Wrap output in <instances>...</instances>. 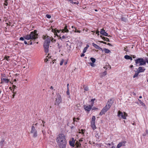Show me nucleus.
Wrapping results in <instances>:
<instances>
[{
  "mask_svg": "<svg viewBox=\"0 0 148 148\" xmlns=\"http://www.w3.org/2000/svg\"><path fill=\"white\" fill-rule=\"evenodd\" d=\"M56 141L60 148H65L66 144V136L62 133L59 134L56 138Z\"/></svg>",
  "mask_w": 148,
  "mask_h": 148,
  "instance_id": "obj_1",
  "label": "nucleus"
},
{
  "mask_svg": "<svg viewBox=\"0 0 148 148\" xmlns=\"http://www.w3.org/2000/svg\"><path fill=\"white\" fill-rule=\"evenodd\" d=\"M37 31L35 30L31 32L29 34H27L24 36L25 39L26 40H31L28 42V45L33 44L36 40L38 38V34H37Z\"/></svg>",
  "mask_w": 148,
  "mask_h": 148,
  "instance_id": "obj_2",
  "label": "nucleus"
},
{
  "mask_svg": "<svg viewBox=\"0 0 148 148\" xmlns=\"http://www.w3.org/2000/svg\"><path fill=\"white\" fill-rule=\"evenodd\" d=\"M51 39H48L46 40L43 45L45 51L46 53H47L49 51V44L51 42Z\"/></svg>",
  "mask_w": 148,
  "mask_h": 148,
  "instance_id": "obj_3",
  "label": "nucleus"
},
{
  "mask_svg": "<svg viewBox=\"0 0 148 148\" xmlns=\"http://www.w3.org/2000/svg\"><path fill=\"white\" fill-rule=\"evenodd\" d=\"M117 116L119 118L125 119H126V117L127 116V114L125 112H123L119 110L118 112Z\"/></svg>",
  "mask_w": 148,
  "mask_h": 148,
  "instance_id": "obj_4",
  "label": "nucleus"
},
{
  "mask_svg": "<svg viewBox=\"0 0 148 148\" xmlns=\"http://www.w3.org/2000/svg\"><path fill=\"white\" fill-rule=\"evenodd\" d=\"M33 135V136L35 138L37 136V132L36 129H35V127L34 126V125H33L32 127L31 130L30 132Z\"/></svg>",
  "mask_w": 148,
  "mask_h": 148,
  "instance_id": "obj_5",
  "label": "nucleus"
},
{
  "mask_svg": "<svg viewBox=\"0 0 148 148\" xmlns=\"http://www.w3.org/2000/svg\"><path fill=\"white\" fill-rule=\"evenodd\" d=\"M55 103V105H59L62 101V98L59 94H57Z\"/></svg>",
  "mask_w": 148,
  "mask_h": 148,
  "instance_id": "obj_6",
  "label": "nucleus"
},
{
  "mask_svg": "<svg viewBox=\"0 0 148 148\" xmlns=\"http://www.w3.org/2000/svg\"><path fill=\"white\" fill-rule=\"evenodd\" d=\"M135 63L138 64L140 63L139 66H141L145 64L146 62L142 58H139L138 59L135 60Z\"/></svg>",
  "mask_w": 148,
  "mask_h": 148,
  "instance_id": "obj_7",
  "label": "nucleus"
},
{
  "mask_svg": "<svg viewBox=\"0 0 148 148\" xmlns=\"http://www.w3.org/2000/svg\"><path fill=\"white\" fill-rule=\"evenodd\" d=\"M95 117L93 116H92V120L91 121V126L93 130L96 129V126L95 124Z\"/></svg>",
  "mask_w": 148,
  "mask_h": 148,
  "instance_id": "obj_8",
  "label": "nucleus"
},
{
  "mask_svg": "<svg viewBox=\"0 0 148 148\" xmlns=\"http://www.w3.org/2000/svg\"><path fill=\"white\" fill-rule=\"evenodd\" d=\"M127 142L125 141H123L120 142L117 145V147L118 148H120L122 146H124L125 145V144Z\"/></svg>",
  "mask_w": 148,
  "mask_h": 148,
  "instance_id": "obj_9",
  "label": "nucleus"
},
{
  "mask_svg": "<svg viewBox=\"0 0 148 148\" xmlns=\"http://www.w3.org/2000/svg\"><path fill=\"white\" fill-rule=\"evenodd\" d=\"M108 110L107 109V108L104 107L100 112L99 115H102L103 114H104Z\"/></svg>",
  "mask_w": 148,
  "mask_h": 148,
  "instance_id": "obj_10",
  "label": "nucleus"
},
{
  "mask_svg": "<svg viewBox=\"0 0 148 148\" xmlns=\"http://www.w3.org/2000/svg\"><path fill=\"white\" fill-rule=\"evenodd\" d=\"M145 69H144L143 67H140L138 68V70L137 71L139 73L141 72H143L145 70Z\"/></svg>",
  "mask_w": 148,
  "mask_h": 148,
  "instance_id": "obj_11",
  "label": "nucleus"
},
{
  "mask_svg": "<svg viewBox=\"0 0 148 148\" xmlns=\"http://www.w3.org/2000/svg\"><path fill=\"white\" fill-rule=\"evenodd\" d=\"M100 33L101 34L103 35L104 36H108V34L105 32L103 29H101Z\"/></svg>",
  "mask_w": 148,
  "mask_h": 148,
  "instance_id": "obj_12",
  "label": "nucleus"
},
{
  "mask_svg": "<svg viewBox=\"0 0 148 148\" xmlns=\"http://www.w3.org/2000/svg\"><path fill=\"white\" fill-rule=\"evenodd\" d=\"M9 82V80L6 78H1V84H3L4 82L8 83Z\"/></svg>",
  "mask_w": 148,
  "mask_h": 148,
  "instance_id": "obj_13",
  "label": "nucleus"
},
{
  "mask_svg": "<svg viewBox=\"0 0 148 148\" xmlns=\"http://www.w3.org/2000/svg\"><path fill=\"white\" fill-rule=\"evenodd\" d=\"M75 143V141L73 138H72V140L71 141L70 140L69 141V144L72 147H74V144Z\"/></svg>",
  "mask_w": 148,
  "mask_h": 148,
  "instance_id": "obj_14",
  "label": "nucleus"
},
{
  "mask_svg": "<svg viewBox=\"0 0 148 148\" xmlns=\"http://www.w3.org/2000/svg\"><path fill=\"white\" fill-rule=\"evenodd\" d=\"M107 71H104L100 73V76L102 78L106 75H107Z\"/></svg>",
  "mask_w": 148,
  "mask_h": 148,
  "instance_id": "obj_15",
  "label": "nucleus"
},
{
  "mask_svg": "<svg viewBox=\"0 0 148 148\" xmlns=\"http://www.w3.org/2000/svg\"><path fill=\"white\" fill-rule=\"evenodd\" d=\"M84 108L86 111H90L91 108V106L90 105H89V106H84Z\"/></svg>",
  "mask_w": 148,
  "mask_h": 148,
  "instance_id": "obj_16",
  "label": "nucleus"
},
{
  "mask_svg": "<svg viewBox=\"0 0 148 148\" xmlns=\"http://www.w3.org/2000/svg\"><path fill=\"white\" fill-rule=\"evenodd\" d=\"M62 32L63 33L64 32H69V30L67 29V27L66 25L64 29H62Z\"/></svg>",
  "mask_w": 148,
  "mask_h": 148,
  "instance_id": "obj_17",
  "label": "nucleus"
},
{
  "mask_svg": "<svg viewBox=\"0 0 148 148\" xmlns=\"http://www.w3.org/2000/svg\"><path fill=\"white\" fill-rule=\"evenodd\" d=\"M111 105L112 104H110V103H109L108 102H107L106 106L105 107L108 110L110 108Z\"/></svg>",
  "mask_w": 148,
  "mask_h": 148,
  "instance_id": "obj_18",
  "label": "nucleus"
},
{
  "mask_svg": "<svg viewBox=\"0 0 148 148\" xmlns=\"http://www.w3.org/2000/svg\"><path fill=\"white\" fill-rule=\"evenodd\" d=\"M66 46L67 47V51L69 52H70L71 49V45H69L68 44H66Z\"/></svg>",
  "mask_w": 148,
  "mask_h": 148,
  "instance_id": "obj_19",
  "label": "nucleus"
},
{
  "mask_svg": "<svg viewBox=\"0 0 148 148\" xmlns=\"http://www.w3.org/2000/svg\"><path fill=\"white\" fill-rule=\"evenodd\" d=\"M100 37L102 38L103 40L104 41H107L108 42L110 41V40L108 38L104 37H103L102 36H101Z\"/></svg>",
  "mask_w": 148,
  "mask_h": 148,
  "instance_id": "obj_20",
  "label": "nucleus"
},
{
  "mask_svg": "<svg viewBox=\"0 0 148 148\" xmlns=\"http://www.w3.org/2000/svg\"><path fill=\"white\" fill-rule=\"evenodd\" d=\"M114 98H111L109 100L108 102L109 103H110V104L112 105V104L113 103L114 101Z\"/></svg>",
  "mask_w": 148,
  "mask_h": 148,
  "instance_id": "obj_21",
  "label": "nucleus"
},
{
  "mask_svg": "<svg viewBox=\"0 0 148 148\" xmlns=\"http://www.w3.org/2000/svg\"><path fill=\"white\" fill-rule=\"evenodd\" d=\"M92 45L95 48L97 49H99L101 48L98 45L94 43H92Z\"/></svg>",
  "mask_w": 148,
  "mask_h": 148,
  "instance_id": "obj_22",
  "label": "nucleus"
},
{
  "mask_svg": "<svg viewBox=\"0 0 148 148\" xmlns=\"http://www.w3.org/2000/svg\"><path fill=\"white\" fill-rule=\"evenodd\" d=\"M103 50L104 51L105 53H108L110 52V51L109 50L106 48L104 49Z\"/></svg>",
  "mask_w": 148,
  "mask_h": 148,
  "instance_id": "obj_23",
  "label": "nucleus"
},
{
  "mask_svg": "<svg viewBox=\"0 0 148 148\" xmlns=\"http://www.w3.org/2000/svg\"><path fill=\"white\" fill-rule=\"evenodd\" d=\"M40 125H41V126H42V132L43 134L44 133V128H45V125L42 124H41Z\"/></svg>",
  "mask_w": 148,
  "mask_h": 148,
  "instance_id": "obj_24",
  "label": "nucleus"
},
{
  "mask_svg": "<svg viewBox=\"0 0 148 148\" xmlns=\"http://www.w3.org/2000/svg\"><path fill=\"white\" fill-rule=\"evenodd\" d=\"M90 59L92 61V63H94L95 62L96 60L95 58H91Z\"/></svg>",
  "mask_w": 148,
  "mask_h": 148,
  "instance_id": "obj_25",
  "label": "nucleus"
},
{
  "mask_svg": "<svg viewBox=\"0 0 148 148\" xmlns=\"http://www.w3.org/2000/svg\"><path fill=\"white\" fill-rule=\"evenodd\" d=\"M130 56L128 55H126L124 56V58L126 59L129 60L130 59Z\"/></svg>",
  "mask_w": 148,
  "mask_h": 148,
  "instance_id": "obj_26",
  "label": "nucleus"
},
{
  "mask_svg": "<svg viewBox=\"0 0 148 148\" xmlns=\"http://www.w3.org/2000/svg\"><path fill=\"white\" fill-rule=\"evenodd\" d=\"M13 95H12V98H14V97L15 95L16 94V91H14V90H13Z\"/></svg>",
  "mask_w": 148,
  "mask_h": 148,
  "instance_id": "obj_27",
  "label": "nucleus"
},
{
  "mask_svg": "<svg viewBox=\"0 0 148 148\" xmlns=\"http://www.w3.org/2000/svg\"><path fill=\"white\" fill-rule=\"evenodd\" d=\"M138 101L140 102V103L143 106H145V104L144 103L142 102L140 100L138 99Z\"/></svg>",
  "mask_w": 148,
  "mask_h": 148,
  "instance_id": "obj_28",
  "label": "nucleus"
},
{
  "mask_svg": "<svg viewBox=\"0 0 148 148\" xmlns=\"http://www.w3.org/2000/svg\"><path fill=\"white\" fill-rule=\"evenodd\" d=\"M139 73L137 71V72L135 73L134 75L133 76V78H134L136 77H137L138 75L139 74Z\"/></svg>",
  "mask_w": 148,
  "mask_h": 148,
  "instance_id": "obj_29",
  "label": "nucleus"
},
{
  "mask_svg": "<svg viewBox=\"0 0 148 148\" xmlns=\"http://www.w3.org/2000/svg\"><path fill=\"white\" fill-rule=\"evenodd\" d=\"M121 19L122 21L124 22H126L127 20L126 18L123 16L122 17Z\"/></svg>",
  "mask_w": 148,
  "mask_h": 148,
  "instance_id": "obj_30",
  "label": "nucleus"
},
{
  "mask_svg": "<svg viewBox=\"0 0 148 148\" xmlns=\"http://www.w3.org/2000/svg\"><path fill=\"white\" fill-rule=\"evenodd\" d=\"M9 58V56H5V57L4 58V59H5L8 61L9 60H10L9 59H8Z\"/></svg>",
  "mask_w": 148,
  "mask_h": 148,
  "instance_id": "obj_31",
  "label": "nucleus"
},
{
  "mask_svg": "<svg viewBox=\"0 0 148 148\" xmlns=\"http://www.w3.org/2000/svg\"><path fill=\"white\" fill-rule=\"evenodd\" d=\"M57 31V32L58 33H59L60 32V31L58 30H53V29H52V32H54V34H55L56 33V31Z\"/></svg>",
  "mask_w": 148,
  "mask_h": 148,
  "instance_id": "obj_32",
  "label": "nucleus"
},
{
  "mask_svg": "<svg viewBox=\"0 0 148 148\" xmlns=\"http://www.w3.org/2000/svg\"><path fill=\"white\" fill-rule=\"evenodd\" d=\"M87 48H88V47H85L84 48V49H83V52L84 53L86 52Z\"/></svg>",
  "mask_w": 148,
  "mask_h": 148,
  "instance_id": "obj_33",
  "label": "nucleus"
},
{
  "mask_svg": "<svg viewBox=\"0 0 148 148\" xmlns=\"http://www.w3.org/2000/svg\"><path fill=\"white\" fill-rule=\"evenodd\" d=\"M49 56V54L48 55V56H47V58L45 59V62H47V61H49L48 60L49 58V57L48 56Z\"/></svg>",
  "mask_w": 148,
  "mask_h": 148,
  "instance_id": "obj_34",
  "label": "nucleus"
},
{
  "mask_svg": "<svg viewBox=\"0 0 148 148\" xmlns=\"http://www.w3.org/2000/svg\"><path fill=\"white\" fill-rule=\"evenodd\" d=\"M76 145L77 147H80L81 145V144L80 143H78L77 142V143H76Z\"/></svg>",
  "mask_w": 148,
  "mask_h": 148,
  "instance_id": "obj_35",
  "label": "nucleus"
},
{
  "mask_svg": "<svg viewBox=\"0 0 148 148\" xmlns=\"http://www.w3.org/2000/svg\"><path fill=\"white\" fill-rule=\"evenodd\" d=\"M64 59H62L61 60V61L60 62V66H61V65H62L63 64V62H64Z\"/></svg>",
  "mask_w": 148,
  "mask_h": 148,
  "instance_id": "obj_36",
  "label": "nucleus"
},
{
  "mask_svg": "<svg viewBox=\"0 0 148 148\" xmlns=\"http://www.w3.org/2000/svg\"><path fill=\"white\" fill-rule=\"evenodd\" d=\"M74 28H75V32H78V33H79L81 32V31L77 30L76 29V28L74 27Z\"/></svg>",
  "mask_w": 148,
  "mask_h": 148,
  "instance_id": "obj_37",
  "label": "nucleus"
},
{
  "mask_svg": "<svg viewBox=\"0 0 148 148\" xmlns=\"http://www.w3.org/2000/svg\"><path fill=\"white\" fill-rule=\"evenodd\" d=\"M68 38L67 36H63L62 37V39L66 38Z\"/></svg>",
  "mask_w": 148,
  "mask_h": 148,
  "instance_id": "obj_38",
  "label": "nucleus"
},
{
  "mask_svg": "<svg viewBox=\"0 0 148 148\" xmlns=\"http://www.w3.org/2000/svg\"><path fill=\"white\" fill-rule=\"evenodd\" d=\"M71 2V3L73 4H78V2H73V1H72Z\"/></svg>",
  "mask_w": 148,
  "mask_h": 148,
  "instance_id": "obj_39",
  "label": "nucleus"
},
{
  "mask_svg": "<svg viewBox=\"0 0 148 148\" xmlns=\"http://www.w3.org/2000/svg\"><path fill=\"white\" fill-rule=\"evenodd\" d=\"M46 16L47 18H51V15L49 14H47L46 15Z\"/></svg>",
  "mask_w": 148,
  "mask_h": 148,
  "instance_id": "obj_40",
  "label": "nucleus"
},
{
  "mask_svg": "<svg viewBox=\"0 0 148 148\" xmlns=\"http://www.w3.org/2000/svg\"><path fill=\"white\" fill-rule=\"evenodd\" d=\"M7 0H5V3H4V5L7 6L8 5Z\"/></svg>",
  "mask_w": 148,
  "mask_h": 148,
  "instance_id": "obj_41",
  "label": "nucleus"
},
{
  "mask_svg": "<svg viewBox=\"0 0 148 148\" xmlns=\"http://www.w3.org/2000/svg\"><path fill=\"white\" fill-rule=\"evenodd\" d=\"M88 90V87L86 86L84 88V90L85 91H87Z\"/></svg>",
  "mask_w": 148,
  "mask_h": 148,
  "instance_id": "obj_42",
  "label": "nucleus"
},
{
  "mask_svg": "<svg viewBox=\"0 0 148 148\" xmlns=\"http://www.w3.org/2000/svg\"><path fill=\"white\" fill-rule=\"evenodd\" d=\"M95 100V99H92L91 100V101L92 102V106H93V104L94 103V101Z\"/></svg>",
  "mask_w": 148,
  "mask_h": 148,
  "instance_id": "obj_43",
  "label": "nucleus"
},
{
  "mask_svg": "<svg viewBox=\"0 0 148 148\" xmlns=\"http://www.w3.org/2000/svg\"><path fill=\"white\" fill-rule=\"evenodd\" d=\"M66 93L67 95H69V88H67V90L66 91Z\"/></svg>",
  "mask_w": 148,
  "mask_h": 148,
  "instance_id": "obj_44",
  "label": "nucleus"
},
{
  "mask_svg": "<svg viewBox=\"0 0 148 148\" xmlns=\"http://www.w3.org/2000/svg\"><path fill=\"white\" fill-rule=\"evenodd\" d=\"M127 49V47H125L124 48V50L126 51H128Z\"/></svg>",
  "mask_w": 148,
  "mask_h": 148,
  "instance_id": "obj_45",
  "label": "nucleus"
},
{
  "mask_svg": "<svg viewBox=\"0 0 148 148\" xmlns=\"http://www.w3.org/2000/svg\"><path fill=\"white\" fill-rule=\"evenodd\" d=\"M24 38H24V37H21L20 38V40H24Z\"/></svg>",
  "mask_w": 148,
  "mask_h": 148,
  "instance_id": "obj_46",
  "label": "nucleus"
},
{
  "mask_svg": "<svg viewBox=\"0 0 148 148\" xmlns=\"http://www.w3.org/2000/svg\"><path fill=\"white\" fill-rule=\"evenodd\" d=\"M16 86L14 85H13V90H14L16 88Z\"/></svg>",
  "mask_w": 148,
  "mask_h": 148,
  "instance_id": "obj_47",
  "label": "nucleus"
},
{
  "mask_svg": "<svg viewBox=\"0 0 148 148\" xmlns=\"http://www.w3.org/2000/svg\"><path fill=\"white\" fill-rule=\"evenodd\" d=\"M146 63L147 62V64H148V58H146L145 59V61Z\"/></svg>",
  "mask_w": 148,
  "mask_h": 148,
  "instance_id": "obj_48",
  "label": "nucleus"
},
{
  "mask_svg": "<svg viewBox=\"0 0 148 148\" xmlns=\"http://www.w3.org/2000/svg\"><path fill=\"white\" fill-rule=\"evenodd\" d=\"M90 65L92 66H94V64H93V63H90Z\"/></svg>",
  "mask_w": 148,
  "mask_h": 148,
  "instance_id": "obj_49",
  "label": "nucleus"
},
{
  "mask_svg": "<svg viewBox=\"0 0 148 148\" xmlns=\"http://www.w3.org/2000/svg\"><path fill=\"white\" fill-rule=\"evenodd\" d=\"M85 56V54L83 53L82 54V55H81V57H84Z\"/></svg>",
  "mask_w": 148,
  "mask_h": 148,
  "instance_id": "obj_50",
  "label": "nucleus"
},
{
  "mask_svg": "<svg viewBox=\"0 0 148 148\" xmlns=\"http://www.w3.org/2000/svg\"><path fill=\"white\" fill-rule=\"evenodd\" d=\"M99 32L98 31H97L96 32V34L98 35H99Z\"/></svg>",
  "mask_w": 148,
  "mask_h": 148,
  "instance_id": "obj_51",
  "label": "nucleus"
},
{
  "mask_svg": "<svg viewBox=\"0 0 148 148\" xmlns=\"http://www.w3.org/2000/svg\"><path fill=\"white\" fill-rule=\"evenodd\" d=\"M79 133H82V134L84 133V130H82H82H81V132H80Z\"/></svg>",
  "mask_w": 148,
  "mask_h": 148,
  "instance_id": "obj_52",
  "label": "nucleus"
},
{
  "mask_svg": "<svg viewBox=\"0 0 148 148\" xmlns=\"http://www.w3.org/2000/svg\"><path fill=\"white\" fill-rule=\"evenodd\" d=\"M107 44L110 46H112V45H111L110 43H108V44Z\"/></svg>",
  "mask_w": 148,
  "mask_h": 148,
  "instance_id": "obj_53",
  "label": "nucleus"
},
{
  "mask_svg": "<svg viewBox=\"0 0 148 148\" xmlns=\"http://www.w3.org/2000/svg\"><path fill=\"white\" fill-rule=\"evenodd\" d=\"M50 89H53V87L52 86H51L50 87Z\"/></svg>",
  "mask_w": 148,
  "mask_h": 148,
  "instance_id": "obj_54",
  "label": "nucleus"
},
{
  "mask_svg": "<svg viewBox=\"0 0 148 148\" xmlns=\"http://www.w3.org/2000/svg\"><path fill=\"white\" fill-rule=\"evenodd\" d=\"M73 120L74 122L75 121V117H74L73 118Z\"/></svg>",
  "mask_w": 148,
  "mask_h": 148,
  "instance_id": "obj_55",
  "label": "nucleus"
},
{
  "mask_svg": "<svg viewBox=\"0 0 148 148\" xmlns=\"http://www.w3.org/2000/svg\"><path fill=\"white\" fill-rule=\"evenodd\" d=\"M9 89H10V90L11 91H13V89L11 87H10Z\"/></svg>",
  "mask_w": 148,
  "mask_h": 148,
  "instance_id": "obj_56",
  "label": "nucleus"
},
{
  "mask_svg": "<svg viewBox=\"0 0 148 148\" xmlns=\"http://www.w3.org/2000/svg\"><path fill=\"white\" fill-rule=\"evenodd\" d=\"M24 42L25 44H27V42L26 41H25Z\"/></svg>",
  "mask_w": 148,
  "mask_h": 148,
  "instance_id": "obj_57",
  "label": "nucleus"
},
{
  "mask_svg": "<svg viewBox=\"0 0 148 148\" xmlns=\"http://www.w3.org/2000/svg\"><path fill=\"white\" fill-rule=\"evenodd\" d=\"M129 60H132V58L130 56Z\"/></svg>",
  "mask_w": 148,
  "mask_h": 148,
  "instance_id": "obj_58",
  "label": "nucleus"
},
{
  "mask_svg": "<svg viewBox=\"0 0 148 148\" xmlns=\"http://www.w3.org/2000/svg\"><path fill=\"white\" fill-rule=\"evenodd\" d=\"M42 124H44L45 123V122L43 121H42Z\"/></svg>",
  "mask_w": 148,
  "mask_h": 148,
  "instance_id": "obj_59",
  "label": "nucleus"
},
{
  "mask_svg": "<svg viewBox=\"0 0 148 148\" xmlns=\"http://www.w3.org/2000/svg\"><path fill=\"white\" fill-rule=\"evenodd\" d=\"M59 38L60 39H61L62 40V37L59 36Z\"/></svg>",
  "mask_w": 148,
  "mask_h": 148,
  "instance_id": "obj_60",
  "label": "nucleus"
},
{
  "mask_svg": "<svg viewBox=\"0 0 148 148\" xmlns=\"http://www.w3.org/2000/svg\"><path fill=\"white\" fill-rule=\"evenodd\" d=\"M67 62H65L64 63V65H66L67 64Z\"/></svg>",
  "mask_w": 148,
  "mask_h": 148,
  "instance_id": "obj_61",
  "label": "nucleus"
},
{
  "mask_svg": "<svg viewBox=\"0 0 148 148\" xmlns=\"http://www.w3.org/2000/svg\"><path fill=\"white\" fill-rule=\"evenodd\" d=\"M133 67V66L132 65H131L130 66V68H132Z\"/></svg>",
  "mask_w": 148,
  "mask_h": 148,
  "instance_id": "obj_62",
  "label": "nucleus"
},
{
  "mask_svg": "<svg viewBox=\"0 0 148 148\" xmlns=\"http://www.w3.org/2000/svg\"><path fill=\"white\" fill-rule=\"evenodd\" d=\"M38 124V123H36V124H35V125L36 126Z\"/></svg>",
  "mask_w": 148,
  "mask_h": 148,
  "instance_id": "obj_63",
  "label": "nucleus"
},
{
  "mask_svg": "<svg viewBox=\"0 0 148 148\" xmlns=\"http://www.w3.org/2000/svg\"><path fill=\"white\" fill-rule=\"evenodd\" d=\"M112 148H115V147H114V146H113L112 147Z\"/></svg>",
  "mask_w": 148,
  "mask_h": 148,
  "instance_id": "obj_64",
  "label": "nucleus"
}]
</instances>
